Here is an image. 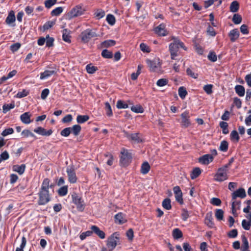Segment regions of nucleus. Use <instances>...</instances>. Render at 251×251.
<instances>
[{
    "label": "nucleus",
    "mask_w": 251,
    "mask_h": 251,
    "mask_svg": "<svg viewBox=\"0 0 251 251\" xmlns=\"http://www.w3.org/2000/svg\"><path fill=\"white\" fill-rule=\"evenodd\" d=\"M50 180L48 178H45L42 182L40 191L39 193V205H45L50 201L49 188Z\"/></svg>",
    "instance_id": "f257e3e1"
},
{
    "label": "nucleus",
    "mask_w": 251,
    "mask_h": 251,
    "mask_svg": "<svg viewBox=\"0 0 251 251\" xmlns=\"http://www.w3.org/2000/svg\"><path fill=\"white\" fill-rule=\"evenodd\" d=\"M229 166L230 163L229 164H226L223 167L218 169L215 175L214 180L219 182H222L226 180L228 178L227 173Z\"/></svg>",
    "instance_id": "f03ea898"
},
{
    "label": "nucleus",
    "mask_w": 251,
    "mask_h": 251,
    "mask_svg": "<svg viewBox=\"0 0 251 251\" xmlns=\"http://www.w3.org/2000/svg\"><path fill=\"white\" fill-rule=\"evenodd\" d=\"M86 9L81 5L78 4L74 7L68 13V16L70 19L80 16L84 14Z\"/></svg>",
    "instance_id": "7ed1b4c3"
},
{
    "label": "nucleus",
    "mask_w": 251,
    "mask_h": 251,
    "mask_svg": "<svg viewBox=\"0 0 251 251\" xmlns=\"http://www.w3.org/2000/svg\"><path fill=\"white\" fill-rule=\"evenodd\" d=\"M119 240V234L118 232H114L108 238L106 245L109 251H111L115 249Z\"/></svg>",
    "instance_id": "20e7f679"
},
{
    "label": "nucleus",
    "mask_w": 251,
    "mask_h": 251,
    "mask_svg": "<svg viewBox=\"0 0 251 251\" xmlns=\"http://www.w3.org/2000/svg\"><path fill=\"white\" fill-rule=\"evenodd\" d=\"M73 202L76 205L78 211L82 212L85 207V203L82 198L79 196L76 193L72 195Z\"/></svg>",
    "instance_id": "39448f33"
},
{
    "label": "nucleus",
    "mask_w": 251,
    "mask_h": 251,
    "mask_svg": "<svg viewBox=\"0 0 251 251\" xmlns=\"http://www.w3.org/2000/svg\"><path fill=\"white\" fill-rule=\"evenodd\" d=\"M97 36L98 35L95 31L89 28L82 32L80 34L81 40L84 43H88L91 38Z\"/></svg>",
    "instance_id": "423d86ee"
},
{
    "label": "nucleus",
    "mask_w": 251,
    "mask_h": 251,
    "mask_svg": "<svg viewBox=\"0 0 251 251\" xmlns=\"http://www.w3.org/2000/svg\"><path fill=\"white\" fill-rule=\"evenodd\" d=\"M68 180L71 183H75L77 181V177L74 167L73 166H69L66 169Z\"/></svg>",
    "instance_id": "0eeeda50"
},
{
    "label": "nucleus",
    "mask_w": 251,
    "mask_h": 251,
    "mask_svg": "<svg viewBox=\"0 0 251 251\" xmlns=\"http://www.w3.org/2000/svg\"><path fill=\"white\" fill-rule=\"evenodd\" d=\"M132 157L131 154L127 151L124 150L121 152L120 158V163L123 166L127 165L131 161Z\"/></svg>",
    "instance_id": "6e6552de"
},
{
    "label": "nucleus",
    "mask_w": 251,
    "mask_h": 251,
    "mask_svg": "<svg viewBox=\"0 0 251 251\" xmlns=\"http://www.w3.org/2000/svg\"><path fill=\"white\" fill-rule=\"evenodd\" d=\"M172 39L174 40V42L170 44L169 49H170L171 46L173 45V49L176 51H178V49L180 48H182L184 50H186L183 43L181 42L179 39L174 37H172Z\"/></svg>",
    "instance_id": "1a4fd4ad"
},
{
    "label": "nucleus",
    "mask_w": 251,
    "mask_h": 251,
    "mask_svg": "<svg viewBox=\"0 0 251 251\" xmlns=\"http://www.w3.org/2000/svg\"><path fill=\"white\" fill-rule=\"evenodd\" d=\"M173 191L175 195L176 200L180 204H182L183 203L182 193L180 187L178 186H175L173 188Z\"/></svg>",
    "instance_id": "9d476101"
},
{
    "label": "nucleus",
    "mask_w": 251,
    "mask_h": 251,
    "mask_svg": "<svg viewBox=\"0 0 251 251\" xmlns=\"http://www.w3.org/2000/svg\"><path fill=\"white\" fill-rule=\"evenodd\" d=\"M154 31L159 36H165L168 34V32L165 29V25L164 24H160L155 27Z\"/></svg>",
    "instance_id": "9b49d317"
},
{
    "label": "nucleus",
    "mask_w": 251,
    "mask_h": 251,
    "mask_svg": "<svg viewBox=\"0 0 251 251\" xmlns=\"http://www.w3.org/2000/svg\"><path fill=\"white\" fill-rule=\"evenodd\" d=\"M232 200H235L237 198L239 197L241 199L244 198L246 196L245 190L243 188H240L236 191L233 192L231 195Z\"/></svg>",
    "instance_id": "f8f14e48"
},
{
    "label": "nucleus",
    "mask_w": 251,
    "mask_h": 251,
    "mask_svg": "<svg viewBox=\"0 0 251 251\" xmlns=\"http://www.w3.org/2000/svg\"><path fill=\"white\" fill-rule=\"evenodd\" d=\"M181 117L182 119L181 125L183 127H187L190 124V121L189 120V113L187 112H184L181 114Z\"/></svg>",
    "instance_id": "ddd939ff"
},
{
    "label": "nucleus",
    "mask_w": 251,
    "mask_h": 251,
    "mask_svg": "<svg viewBox=\"0 0 251 251\" xmlns=\"http://www.w3.org/2000/svg\"><path fill=\"white\" fill-rule=\"evenodd\" d=\"M34 132L38 134L46 136H49L52 133V130L51 129H49L47 131L46 129L41 126H39L34 129Z\"/></svg>",
    "instance_id": "4468645a"
},
{
    "label": "nucleus",
    "mask_w": 251,
    "mask_h": 251,
    "mask_svg": "<svg viewBox=\"0 0 251 251\" xmlns=\"http://www.w3.org/2000/svg\"><path fill=\"white\" fill-rule=\"evenodd\" d=\"M56 73L55 69L51 68V70H45L44 72L41 73L40 78L42 80L47 79Z\"/></svg>",
    "instance_id": "2eb2a0df"
},
{
    "label": "nucleus",
    "mask_w": 251,
    "mask_h": 251,
    "mask_svg": "<svg viewBox=\"0 0 251 251\" xmlns=\"http://www.w3.org/2000/svg\"><path fill=\"white\" fill-rule=\"evenodd\" d=\"M205 224L210 228H213L214 226L213 218L212 212H209L206 214L205 218Z\"/></svg>",
    "instance_id": "dca6fc26"
},
{
    "label": "nucleus",
    "mask_w": 251,
    "mask_h": 251,
    "mask_svg": "<svg viewBox=\"0 0 251 251\" xmlns=\"http://www.w3.org/2000/svg\"><path fill=\"white\" fill-rule=\"evenodd\" d=\"M213 157L212 155L206 154L203 155L199 159V162L202 164H208L210 162L212 161Z\"/></svg>",
    "instance_id": "f3484780"
},
{
    "label": "nucleus",
    "mask_w": 251,
    "mask_h": 251,
    "mask_svg": "<svg viewBox=\"0 0 251 251\" xmlns=\"http://www.w3.org/2000/svg\"><path fill=\"white\" fill-rule=\"evenodd\" d=\"M91 229L92 230L93 233H95L101 239H104L105 236L104 232L101 230L99 227L96 226H92L91 227Z\"/></svg>",
    "instance_id": "a211bd4d"
},
{
    "label": "nucleus",
    "mask_w": 251,
    "mask_h": 251,
    "mask_svg": "<svg viewBox=\"0 0 251 251\" xmlns=\"http://www.w3.org/2000/svg\"><path fill=\"white\" fill-rule=\"evenodd\" d=\"M31 116L29 112H25L20 116V120L24 124H29L31 122Z\"/></svg>",
    "instance_id": "6ab92c4d"
},
{
    "label": "nucleus",
    "mask_w": 251,
    "mask_h": 251,
    "mask_svg": "<svg viewBox=\"0 0 251 251\" xmlns=\"http://www.w3.org/2000/svg\"><path fill=\"white\" fill-rule=\"evenodd\" d=\"M25 165L21 164V165H15L13 166V171L18 173L20 175H23L25 169Z\"/></svg>",
    "instance_id": "aec40b11"
},
{
    "label": "nucleus",
    "mask_w": 251,
    "mask_h": 251,
    "mask_svg": "<svg viewBox=\"0 0 251 251\" xmlns=\"http://www.w3.org/2000/svg\"><path fill=\"white\" fill-rule=\"evenodd\" d=\"M229 36L231 41L235 42L239 36L238 30L236 28L231 30L229 33Z\"/></svg>",
    "instance_id": "412c9836"
},
{
    "label": "nucleus",
    "mask_w": 251,
    "mask_h": 251,
    "mask_svg": "<svg viewBox=\"0 0 251 251\" xmlns=\"http://www.w3.org/2000/svg\"><path fill=\"white\" fill-rule=\"evenodd\" d=\"M115 222L119 224H123L126 222V220L124 217L123 213L120 212L115 216Z\"/></svg>",
    "instance_id": "4be33fe9"
},
{
    "label": "nucleus",
    "mask_w": 251,
    "mask_h": 251,
    "mask_svg": "<svg viewBox=\"0 0 251 251\" xmlns=\"http://www.w3.org/2000/svg\"><path fill=\"white\" fill-rule=\"evenodd\" d=\"M235 91L236 93L239 97H243L245 95V89L244 86L241 85H237L235 87Z\"/></svg>",
    "instance_id": "5701e85b"
},
{
    "label": "nucleus",
    "mask_w": 251,
    "mask_h": 251,
    "mask_svg": "<svg viewBox=\"0 0 251 251\" xmlns=\"http://www.w3.org/2000/svg\"><path fill=\"white\" fill-rule=\"evenodd\" d=\"M15 21V13L13 11H11L7 17L5 22L7 25H10Z\"/></svg>",
    "instance_id": "b1692460"
},
{
    "label": "nucleus",
    "mask_w": 251,
    "mask_h": 251,
    "mask_svg": "<svg viewBox=\"0 0 251 251\" xmlns=\"http://www.w3.org/2000/svg\"><path fill=\"white\" fill-rule=\"evenodd\" d=\"M62 34L63 40L66 42L71 43L70 31L67 29H64L62 31Z\"/></svg>",
    "instance_id": "393cba45"
},
{
    "label": "nucleus",
    "mask_w": 251,
    "mask_h": 251,
    "mask_svg": "<svg viewBox=\"0 0 251 251\" xmlns=\"http://www.w3.org/2000/svg\"><path fill=\"white\" fill-rule=\"evenodd\" d=\"M147 63L150 68L151 71H155L156 69L158 67L159 63L157 62L155 60H147Z\"/></svg>",
    "instance_id": "a878e982"
},
{
    "label": "nucleus",
    "mask_w": 251,
    "mask_h": 251,
    "mask_svg": "<svg viewBox=\"0 0 251 251\" xmlns=\"http://www.w3.org/2000/svg\"><path fill=\"white\" fill-rule=\"evenodd\" d=\"M126 137L128 139L131 140L132 141H134L137 142L138 143H139V142L141 141V140L138 137V133L129 134V133H126Z\"/></svg>",
    "instance_id": "bb28decb"
},
{
    "label": "nucleus",
    "mask_w": 251,
    "mask_h": 251,
    "mask_svg": "<svg viewBox=\"0 0 251 251\" xmlns=\"http://www.w3.org/2000/svg\"><path fill=\"white\" fill-rule=\"evenodd\" d=\"M150 168L151 167L149 163L148 162H145L141 166V172L144 175L147 174L149 172Z\"/></svg>",
    "instance_id": "cd10ccee"
},
{
    "label": "nucleus",
    "mask_w": 251,
    "mask_h": 251,
    "mask_svg": "<svg viewBox=\"0 0 251 251\" xmlns=\"http://www.w3.org/2000/svg\"><path fill=\"white\" fill-rule=\"evenodd\" d=\"M116 44V41L114 40H107L101 43L102 48H109L113 46Z\"/></svg>",
    "instance_id": "c85d7f7f"
},
{
    "label": "nucleus",
    "mask_w": 251,
    "mask_h": 251,
    "mask_svg": "<svg viewBox=\"0 0 251 251\" xmlns=\"http://www.w3.org/2000/svg\"><path fill=\"white\" fill-rule=\"evenodd\" d=\"M201 169L198 168H194L193 171L191 172V178L192 179H194L198 177L200 174H201Z\"/></svg>",
    "instance_id": "c756f323"
},
{
    "label": "nucleus",
    "mask_w": 251,
    "mask_h": 251,
    "mask_svg": "<svg viewBox=\"0 0 251 251\" xmlns=\"http://www.w3.org/2000/svg\"><path fill=\"white\" fill-rule=\"evenodd\" d=\"M89 119V116L87 115H79L76 117V121L78 124H83L87 122Z\"/></svg>",
    "instance_id": "7c9ffc66"
},
{
    "label": "nucleus",
    "mask_w": 251,
    "mask_h": 251,
    "mask_svg": "<svg viewBox=\"0 0 251 251\" xmlns=\"http://www.w3.org/2000/svg\"><path fill=\"white\" fill-rule=\"evenodd\" d=\"M15 106V105L14 102L10 104H4L2 106V112L3 113H6L10 109L14 108Z\"/></svg>",
    "instance_id": "2f4dec72"
},
{
    "label": "nucleus",
    "mask_w": 251,
    "mask_h": 251,
    "mask_svg": "<svg viewBox=\"0 0 251 251\" xmlns=\"http://www.w3.org/2000/svg\"><path fill=\"white\" fill-rule=\"evenodd\" d=\"M55 24V21H49L46 22L42 27L43 31H45L52 27Z\"/></svg>",
    "instance_id": "473e14b6"
},
{
    "label": "nucleus",
    "mask_w": 251,
    "mask_h": 251,
    "mask_svg": "<svg viewBox=\"0 0 251 251\" xmlns=\"http://www.w3.org/2000/svg\"><path fill=\"white\" fill-rule=\"evenodd\" d=\"M162 206L166 210H170L172 208L171 200L169 198L165 199L162 201Z\"/></svg>",
    "instance_id": "72a5a7b5"
},
{
    "label": "nucleus",
    "mask_w": 251,
    "mask_h": 251,
    "mask_svg": "<svg viewBox=\"0 0 251 251\" xmlns=\"http://www.w3.org/2000/svg\"><path fill=\"white\" fill-rule=\"evenodd\" d=\"M172 235L175 239H178L182 237V233L178 228L174 229L173 231Z\"/></svg>",
    "instance_id": "f704fd0d"
},
{
    "label": "nucleus",
    "mask_w": 251,
    "mask_h": 251,
    "mask_svg": "<svg viewBox=\"0 0 251 251\" xmlns=\"http://www.w3.org/2000/svg\"><path fill=\"white\" fill-rule=\"evenodd\" d=\"M81 129V127L79 125H75L71 127V132L75 136H77L79 134Z\"/></svg>",
    "instance_id": "c9c22d12"
},
{
    "label": "nucleus",
    "mask_w": 251,
    "mask_h": 251,
    "mask_svg": "<svg viewBox=\"0 0 251 251\" xmlns=\"http://www.w3.org/2000/svg\"><path fill=\"white\" fill-rule=\"evenodd\" d=\"M239 8V3L235 0L231 2L230 5V10L232 12H236Z\"/></svg>",
    "instance_id": "e433bc0d"
},
{
    "label": "nucleus",
    "mask_w": 251,
    "mask_h": 251,
    "mask_svg": "<svg viewBox=\"0 0 251 251\" xmlns=\"http://www.w3.org/2000/svg\"><path fill=\"white\" fill-rule=\"evenodd\" d=\"M224 211L221 209H217L215 211V217L217 220L221 221L224 218Z\"/></svg>",
    "instance_id": "4c0bfd02"
},
{
    "label": "nucleus",
    "mask_w": 251,
    "mask_h": 251,
    "mask_svg": "<svg viewBox=\"0 0 251 251\" xmlns=\"http://www.w3.org/2000/svg\"><path fill=\"white\" fill-rule=\"evenodd\" d=\"M228 147V144L226 141L223 140L221 142L219 150L221 151L226 152L227 151Z\"/></svg>",
    "instance_id": "58836bf2"
},
{
    "label": "nucleus",
    "mask_w": 251,
    "mask_h": 251,
    "mask_svg": "<svg viewBox=\"0 0 251 251\" xmlns=\"http://www.w3.org/2000/svg\"><path fill=\"white\" fill-rule=\"evenodd\" d=\"M242 240L243 242V247L241 249L242 251H246L249 249V243L247 238L245 236L242 237Z\"/></svg>",
    "instance_id": "ea45409f"
},
{
    "label": "nucleus",
    "mask_w": 251,
    "mask_h": 251,
    "mask_svg": "<svg viewBox=\"0 0 251 251\" xmlns=\"http://www.w3.org/2000/svg\"><path fill=\"white\" fill-rule=\"evenodd\" d=\"M220 126L222 128L223 133L224 134H227L228 133V130L227 128L228 124L225 122H221L220 123Z\"/></svg>",
    "instance_id": "a19ab883"
},
{
    "label": "nucleus",
    "mask_w": 251,
    "mask_h": 251,
    "mask_svg": "<svg viewBox=\"0 0 251 251\" xmlns=\"http://www.w3.org/2000/svg\"><path fill=\"white\" fill-rule=\"evenodd\" d=\"M178 95L179 97L182 99H183L185 98L187 94V92L184 87H180L178 88Z\"/></svg>",
    "instance_id": "79ce46f5"
},
{
    "label": "nucleus",
    "mask_w": 251,
    "mask_h": 251,
    "mask_svg": "<svg viewBox=\"0 0 251 251\" xmlns=\"http://www.w3.org/2000/svg\"><path fill=\"white\" fill-rule=\"evenodd\" d=\"M131 110L136 113H142L144 112L143 108L140 105L132 106Z\"/></svg>",
    "instance_id": "37998d69"
},
{
    "label": "nucleus",
    "mask_w": 251,
    "mask_h": 251,
    "mask_svg": "<svg viewBox=\"0 0 251 251\" xmlns=\"http://www.w3.org/2000/svg\"><path fill=\"white\" fill-rule=\"evenodd\" d=\"M63 8L62 7H58L54 9L51 12V15L52 16H57L59 15L63 12Z\"/></svg>",
    "instance_id": "c03bdc74"
},
{
    "label": "nucleus",
    "mask_w": 251,
    "mask_h": 251,
    "mask_svg": "<svg viewBox=\"0 0 251 251\" xmlns=\"http://www.w3.org/2000/svg\"><path fill=\"white\" fill-rule=\"evenodd\" d=\"M68 193V186H64L61 187L58 190V195L60 196H64L67 195Z\"/></svg>",
    "instance_id": "a18cd8bd"
},
{
    "label": "nucleus",
    "mask_w": 251,
    "mask_h": 251,
    "mask_svg": "<svg viewBox=\"0 0 251 251\" xmlns=\"http://www.w3.org/2000/svg\"><path fill=\"white\" fill-rule=\"evenodd\" d=\"M101 56L105 58H111L113 56L112 52L107 50H104L101 52Z\"/></svg>",
    "instance_id": "49530a36"
},
{
    "label": "nucleus",
    "mask_w": 251,
    "mask_h": 251,
    "mask_svg": "<svg viewBox=\"0 0 251 251\" xmlns=\"http://www.w3.org/2000/svg\"><path fill=\"white\" fill-rule=\"evenodd\" d=\"M46 46L48 47H51L53 46L54 39L52 37H50L49 35H47L46 37Z\"/></svg>",
    "instance_id": "de8ad7c7"
},
{
    "label": "nucleus",
    "mask_w": 251,
    "mask_h": 251,
    "mask_svg": "<svg viewBox=\"0 0 251 251\" xmlns=\"http://www.w3.org/2000/svg\"><path fill=\"white\" fill-rule=\"evenodd\" d=\"M106 21L110 25H113L116 22L115 18L112 14H108L106 16Z\"/></svg>",
    "instance_id": "09e8293b"
},
{
    "label": "nucleus",
    "mask_w": 251,
    "mask_h": 251,
    "mask_svg": "<svg viewBox=\"0 0 251 251\" xmlns=\"http://www.w3.org/2000/svg\"><path fill=\"white\" fill-rule=\"evenodd\" d=\"M26 244V239L25 236H23L22 238V243L20 245V247H17L16 249V251H24V248L25 247Z\"/></svg>",
    "instance_id": "8fccbe9b"
},
{
    "label": "nucleus",
    "mask_w": 251,
    "mask_h": 251,
    "mask_svg": "<svg viewBox=\"0 0 251 251\" xmlns=\"http://www.w3.org/2000/svg\"><path fill=\"white\" fill-rule=\"evenodd\" d=\"M242 17L238 14H235L232 18V21L235 24H239L242 22Z\"/></svg>",
    "instance_id": "3c124183"
},
{
    "label": "nucleus",
    "mask_w": 251,
    "mask_h": 251,
    "mask_svg": "<svg viewBox=\"0 0 251 251\" xmlns=\"http://www.w3.org/2000/svg\"><path fill=\"white\" fill-rule=\"evenodd\" d=\"M57 2V0H46L44 2L45 7L50 9Z\"/></svg>",
    "instance_id": "603ef678"
},
{
    "label": "nucleus",
    "mask_w": 251,
    "mask_h": 251,
    "mask_svg": "<svg viewBox=\"0 0 251 251\" xmlns=\"http://www.w3.org/2000/svg\"><path fill=\"white\" fill-rule=\"evenodd\" d=\"M86 69L88 74H94L97 70L98 68L95 66H91L90 64L87 65L86 67Z\"/></svg>",
    "instance_id": "864d4df0"
},
{
    "label": "nucleus",
    "mask_w": 251,
    "mask_h": 251,
    "mask_svg": "<svg viewBox=\"0 0 251 251\" xmlns=\"http://www.w3.org/2000/svg\"><path fill=\"white\" fill-rule=\"evenodd\" d=\"M116 106L118 109H126L128 108V105L126 103L124 102L123 101L119 100L117 102Z\"/></svg>",
    "instance_id": "5fc2aeb1"
},
{
    "label": "nucleus",
    "mask_w": 251,
    "mask_h": 251,
    "mask_svg": "<svg viewBox=\"0 0 251 251\" xmlns=\"http://www.w3.org/2000/svg\"><path fill=\"white\" fill-rule=\"evenodd\" d=\"M242 226L245 230H249L251 226V221H247L246 220H243L242 221Z\"/></svg>",
    "instance_id": "6e6d98bb"
},
{
    "label": "nucleus",
    "mask_w": 251,
    "mask_h": 251,
    "mask_svg": "<svg viewBox=\"0 0 251 251\" xmlns=\"http://www.w3.org/2000/svg\"><path fill=\"white\" fill-rule=\"evenodd\" d=\"M71 133V127H66L63 129L60 132L61 136L64 137H68Z\"/></svg>",
    "instance_id": "4d7b16f0"
},
{
    "label": "nucleus",
    "mask_w": 251,
    "mask_h": 251,
    "mask_svg": "<svg viewBox=\"0 0 251 251\" xmlns=\"http://www.w3.org/2000/svg\"><path fill=\"white\" fill-rule=\"evenodd\" d=\"M212 87L213 85L212 84H207L203 86L204 91L208 94L210 95L212 93Z\"/></svg>",
    "instance_id": "13d9d810"
},
{
    "label": "nucleus",
    "mask_w": 251,
    "mask_h": 251,
    "mask_svg": "<svg viewBox=\"0 0 251 251\" xmlns=\"http://www.w3.org/2000/svg\"><path fill=\"white\" fill-rule=\"evenodd\" d=\"M9 157V154L7 151H4L0 154V163L4 160L8 159Z\"/></svg>",
    "instance_id": "bf43d9fd"
},
{
    "label": "nucleus",
    "mask_w": 251,
    "mask_h": 251,
    "mask_svg": "<svg viewBox=\"0 0 251 251\" xmlns=\"http://www.w3.org/2000/svg\"><path fill=\"white\" fill-rule=\"evenodd\" d=\"M95 17L98 19L103 18L105 15V12L101 9L98 10L95 13Z\"/></svg>",
    "instance_id": "052dcab7"
},
{
    "label": "nucleus",
    "mask_w": 251,
    "mask_h": 251,
    "mask_svg": "<svg viewBox=\"0 0 251 251\" xmlns=\"http://www.w3.org/2000/svg\"><path fill=\"white\" fill-rule=\"evenodd\" d=\"M14 133V129L12 128L9 127L5 129L1 133L2 136H6L8 135Z\"/></svg>",
    "instance_id": "680f3d73"
},
{
    "label": "nucleus",
    "mask_w": 251,
    "mask_h": 251,
    "mask_svg": "<svg viewBox=\"0 0 251 251\" xmlns=\"http://www.w3.org/2000/svg\"><path fill=\"white\" fill-rule=\"evenodd\" d=\"M105 110H106L107 115L108 116H111L113 114L112 111L111 109V106L108 102H106L105 103Z\"/></svg>",
    "instance_id": "e2e57ef3"
},
{
    "label": "nucleus",
    "mask_w": 251,
    "mask_h": 251,
    "mask_svg": "<svg viewBox=\"0 0 251 251\" xmlns=\"http://www.w3.org/2000/svg\"><path fill=\"white\" fill-rule=\"evenodd\" d=\"M168 80L165 78H161L159 79L157 82L156 85L159 87H162L167 84Z\"/></svg>",
    "instance_id": "0e129e2a"
},
{
    "label": "nucleus",
    "mask_w": 251,
    "mask_h": 251,
    "mask_svg": "<svg viewBox=\"0 0 251 251\" xmlns=\"http://www.w3.org/2000/svg\"><path fill=\"white\" fill-rule=\"evenodd\" d=\"M93 234L92 230H88L86 232H83L80 235V238L81 240H84L87 236H91Z\"/></svg>",
    "instance_id": "69168bd1"
},
{
    "label": "nucleus",
    "mask_w": 251,
    "mask_h": 251,
    "mask_svg": "<svg viewBox=\"0 0 251 251\" xmlns=\"http://www.w3.org/2000/svg\"><path fill=\"white\" fill-rule=\"evenodd\" d=\"M208 59L212 62H215L217 60V55L214 52L210 51L207 56Z\"/></svg>",
    "instance_id": "338daca9"
},
{
    "label": "nucleus",
    "mask_w": 251,
    "mask_h": 251,
    "mask_svg": "<svg viewBox=\"0 0 251 251\" xmlns=\"http://www.w3.org/2000/svg\"><path fill=\"white\" fill-rule=\"evenodd\" d=\"M230 138L231 140H235L237 142L239 140V136L236 130H233L230 133Z\"/></svg>",
    "instance_id": "774afa93"
}]
</instances>
